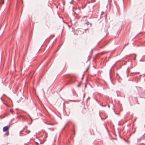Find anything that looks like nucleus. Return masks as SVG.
I'll list each match as a JSON object with an SVG mask.
<instances>
[{
	"instance_id": "obj_9",
	"label": "nucleus",
	"mask_w": 145,
	"mask_h": 145,
	"mask_svg": "<svg viewBox=\"0 0 145 145\" xmlns=\"http://www.w3.org/2000/svg\"><path fill=\"white\" fill-rule=\"evenodd\" d=\"M108 107H110V106H109V105H108Z\"/></svg>"
},
{
	"instance_id": "obj_2",
	"label": "nucleus",
	"mask_w": 145,
	"mask_h": 145,
	"mask_svg": "<svg viewBox=\"0 0 145 145\" xmlns=\"http://www.w3.org/2000/svg\"><path fill=\"white\" fill-rule=\"evenodd\" d=\"M104 14H105V12H102L101 13V16H102Z\"/></svg>"
},
{
	"instance_id": "obj_4",
	"label": "nucleus",
	"mask_w": 145,
	"mask_h": 145,
	"mask_svg": "<svg viewBox=\"0 0 145 145\" xmlns=\"http://www.w3.org/2000/svg\"><path fill=\"white\" fill-rule=\"evenodd\" d=\"M27 131L26 132V133H29L30 132V131H29L27 130Z\"/></svg>"
},
{
	"instance_id": "obj_10",
	"label": "nucleus",
	"mask_w": 145,
	"mask_h": 145,
	"mask_svg": "<svg viewBox=\"0 0 145 145\" xmlns=\"http://www.w3.org/2000/svg\"><path fill=\"white\" fill-rule=\"evenodd\" d=\"M71 83V82H69V83H69V84H70V83Z\"/></svg>"
},
{
	"instance_id": "obj_5",
	"label": "nucleus",
	"mask_w": 145,
	"mask_h": 145,
	"mask_svg": "<svg viewBox=\"0 0 145 145\" xmlns=\"http://www.w3.org/2000/svg\"><path fill=\"white\" fill-rule=\"evenodd\" d=\"M89 23V22H87L86 23V24L88 25Z\"/></svg>"
},
{
	"instance_id": "obj_7",
	"label": "nucleus",
	"mask_w": 145,
	"mask_h": 145,
	"mask_svg": "<svg viewBox=\"0 0 145 145\" xmlns=\"http://www.w3.org/2000/svg\"><path fill=\"white\" fill-rule=\"evenodd\" d=\"M21 131H20V135L21 136H22V135H21Z\"/></svg>"
},
{
	"instance_id": "obj_6",
	"label": "nucleus",
	"mask_w": 145,
	"mask_h": 145,
	"mask_svg": "<svg viewBox=\"0 0 145 145\" xmlns=\"http://www.w3.org/2000/svg\"><path fill=\"white\" fill-rule=\"evenodd\" d=\"M3 4V2L2 1L1 4Z\"/></svg>"
},
{
	"instance_id": "obj_1",
	"label": "nucleus",
	"mask_w": 145,
	"mask_h": 145,
	"mask_svg": "<svg viewBox=\"0 0 145 145\" xmlns=\"http://www.w3.org/2000/svg\"><path fill=\"white\" fill-rule=\"evenodd\" d=\"M9 129V127L8 126H6L3 128V131L4 132L7 131L5 135L7 136H8L9 135V131L8 130Z\"/></svg>"
},
{
	"instance_id": "obj_8",
	"label": "nucleus",
	"mask_w": 145,
	"mask_h": 145,
	"mask_svg": "<svg viewBox=\"0 0 145 145\" xmlns=\"http://www.w3.org/2000/svg\"><path fill=\"white\" fill-rule=\"evenodd\" d=\"M104 106L105 107V106H106V105H105Z\"/></svg>"
},
{
	"instance_id": "obj_11",
	"label": "nucleus",
	"mask_w": 145,
	"mask_h": 145,
	"mask_svg": "<svg viewBox=\"0 0 145 145\" xmlns=\"http://www.w3.org/2000/svg\"><path fill=\"white\" fill-rule=\"evenodd\" d=\"M5 105L7 106V105L6 104H5ZM7 106H8L7 105Z\"/></svg>"
},
{
	"instance_id": "obj_3",
	"label": "nucleus",
	"mask_w": 145,
	"mask_h": 145,
	"mask_svg": "<svg viewBox=\"0 0 145 145\" xmlns=\"http://www.w3.org/2000/svg\"><path fill=\"white\" fill-rule=\"evenodd\" d=\"M10 112L11 113H12V114H14V112L13 111V110H12L11 109H10Z\"/></svg>"
}]
</instances>
